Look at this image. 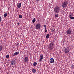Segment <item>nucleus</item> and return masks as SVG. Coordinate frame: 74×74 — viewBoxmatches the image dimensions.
I'll use <instances>...</instances> for the list:
<instances>
[{
  "label": "nucleus",
  "mask_w": 74,
  "mask_h": 74,
  "mask_svg": "<svg viewBox=\"0 0 74 74\" xmlns=\"http://www.w3.org/2000/svg\"><path fill=\"white\" fill-rule=\"evenodd\" d=\"M32 71L33 73H36V69H33Z\"/></svg>",
  "instance_id": "nucleus-17"
},
{
  "label": "nucleus",
  "mask_w": 74,
  "mask_h": 74,
  "mask_svg": "<svg viewBox=\"0 0 74 74\" xmlns=\"http://www.w3.org/2000/svg\"><path fill=\"white\" fill-rule=\"evenodd\" d=\"M37 65V62H34L33 64V66H36Z\"/></svg>",
  "instance_id": "nucleus-18"
},
{
  "label": "nucleus",
  "mask_w": 74,
  "mask_h": 74,
  "mask_svg": "<svg viewBox=\"0 0 74 74\" xmlns=\"http://www.w3.org/2000/svg\"><path fill=\"white\" fill-rule=\"evenodd\" d=\"M54 48V44L53 42L49 43L48 46V48L49 50H52Z\"/></svg>",
  "instance_id": "nucleus-1"
},
{
  "label": "nucleus",
  "mask_w": 74,
  "mask_h": 74,
  "mask_svg": "<svg viewBox=\"0 0 74 74\" xmlns=\"http://www.w3.org/2000/svg\"><path fill=\"white\" fill-rule=\"evenodd\" d=\"M3 46L1 45H0V51H1L3 49Z\"/></svg>",
  "instance_id": "nucleus-14"
},
{
  "label": "nucleus",
  "mask_w": 74,
  "mask_h": 74,
  "mask_svg": "<svg viewBox=\"0 0 74 74\" xmlns=\"http://www.w3.org/2000/svg\"><path fill=\"white\" fill-rule=\"evenodd\" d=\"M45 33H47V30L46 28L45 29Z\"/></svg>",
  "instance_id": "nucleus-23"
},
{
  "label": "nucleus",
  "mask_w": 74,
  "mask_h": 74,
  "mask_svg": "<svg viewBox=\"0 0 74 74\" xmlns=\"http://www.w3.org/2000/svg\"><path fill=\"white\" fill-rule=\"evenodd\" d=\"M60 10V8H59V6L56 7L54 9V11L55 14L59 13Z\"/></svg>",
  "instance_id": "nucleus-2"
},
{
  "label": "nucleus",
  "mask_w": 74,
  "mask_h": 74,
  "mask_svg": "<svg viewBox=\"0 0 74 74\" xmlns=\"http://www.w3.org/2000/svg\"><path fill=\"white\" fill-rule=\"evenodd\" d=\"M11 63L12 65H15V64L16 63V62L14 60H12Z\"/></svg>",
  "instance_id": "nucleus-8"
},
{
  "label": "nucleus",
  "mask_w": 74,
  "mask_h": 74,
  "mask_svg": "<svg viewBox=\"0 0 74 74\" xmlns=\"http://www.w3.org/2000/svg\"><path fill=\"white\" fill-rule=\"evenodd\" d=\"M24 62L25 63H27L28 61H29V58L27 57H25L24 58Z\"/></svg>",
  "instance_id": "nucleus-6"
},
{
  "label": "nucleus",
  "mask_w": 74,
  "mask_h": 74,
  "mask_svg": "<svg viewBox=\"0 0 74 74\" xmlns=\"http://www.w3.org/2000/svg\"><path fill=\"white\" fill-rule=\"evenodd\" d=\"M19 24H20L19 23H17V25H18V26H19Z\"/></svg>",
  "instance_id": "nucleus-28"
},
{
  "label": "nucleus",
  "mask_w": 74,
  "mask_h": 74,
  "mask_svg": "<svg viewBox=\"0 0 74 74\" xmlns=\"http://www.w3.org/2000/svg\"><path fill=\"white\" fill-rule=\"evenodd\" d=\"M69 51H70V49H69V47H68L65 48V49L64 50V52L66 53H68L69 52Z\"/></svg>",
  "instance_id": "nucleus-4"
},
{
  "label": "nucleus",
  "mask_w": 74,
  "mask_h": 74,
  "mask_svg": "<svg viewBox=\"0 0 74 74\" xmlns=\"http://www.w3.org/2000/svg\"><path fill=\"white\" fill-rule=\"evenodd\" d=\"M19 44V43H17V45H18Z\"/></svg>",
  "instance_id": "nucleus-30"
},
{
  "label": "nucleus",
  "mask_w": 74,
  "mask_h": 74,
  "mask_svg": "<svg viewBox=\"0 0 74 74\" xmlns=\"http://www.w3.org/2000/svg\"><path fill=\"white\" fill-rule=\"evenodd\" d=\"M54 30H55V29L53 28V29H51V31H52L53 32H54Z\"/></svg>",
  "instance_id": "nucleus-24"
},
{
  "label": "nucleus",
  "mask_w": 74,
  "mask_h": 74,
  "mask_svg": "<svg viewBox=\"0 0 74 74\" xmlns=\"http://www.w3.org/2000/svg\"><path fill=\"white\" fill-rule=\"evenodd\" d=\"M58 14H55V18H58Z\"/></svg>",
  "instance_id": "nucleus-19"
},
{
  "label": "nucleus",
  "mask_w": 74,
  "mask_h": 74,
  "mask_svg": "<svg viewBox=\"0 0 74 74\" xmlns=\"http://www.w3.org/2000/svg\"><path fill=\"white\" fill-rule=\"evenodd\" d=\"M35 22H36V18H34L32 20V23H35Z\"/></svg>",
  "instance_id": "nucleus-15"
},
{
  "label": "nucleus",
  "mask_w": 74,
  "mask_h": 74,
  "mask_svg": "<svg viewBox=\"0 0 74 74\" xmlns=\"http://www.w3.org/2000/svg\"><path fill=\"white\" fill-rule=\"evenodd\" d=\"M66 33L67 34H70L71 33V31L69 29L67 30L66 31Z\"/></svg>",
  "instance_id": "nucleus-7"
},
{
  "label": "nucleus",
  "mask_w": 74,
  "mask_h": 74,
  "mask_svg": "<svg viewBox=\"0 0 74 74\" xmlns=\"http://www.w3.org/2000/svg\"><path fill=\"white\" fill-rule=\"evenodd\" d=\"M67 4H68V2L67 1H64L62 4V5L63 8H66L67 6Z\"/></svg>",
  "instance_id": "nucleus-3"
},
{
  "label": "nucleus",
  "mask_w": 74,
  "mask_h": 74,
  "mask_svg": "<svg viewBox=\"0 0 74 74\" xmlns=\"http://www.w3.org/2000/svg\"><path fill=\"white\" fill-rule=\"evenodd\" d=\"M46 38H47L48 39L49 38V34H47L46 36Z\"/></svg>",
  "instance_id": "nucleus-16"
},
{
  "label": "nucleus",
  "mask_w": 74,
  "mask_h": 74,
  "mask_svg": "<svg viewBox=\"0 0 74 74\" xmlns=\"http://www.w3.org/2000/svg\"><path fill=\"white\" fill-rule=\"evenodd\" d=\"M41 27V24L40 23H38L36 26V29H39Z\"/></svg>",
  "instance_id": "nucleus-5"
},
{
  "label": "nucleus",
  "mask_w": 74,
  "mask_h": 74,
  "mask_svg": "<svg viewBox=\"0 0 74 74\" xmlns=\"http://www.w3.org/2000/svg\"><path fill=\"white\" fill-rule=\"evenodd\" d=\"M44 27L45 28V29H46V25H44Z\"/></svg>",
  "instance_id": "nucleus-26"
},
{
  "label": "nucleus",
  "mask_w": 74,
  "mask_h": 74,
  "mask_svg": "<svg viewBox=\"0 0 74 74\" xmlns=\"http://www.w3.org/2000/svg\"><path fill=\"white\" fill-rule=\"evenodd\" d=\"M17 7L18 8H21V3H18L17 5Z\"/></svg>",
  "instance_id": "nucleus-10"
},
{
  "label": "nucleus",
  "mask_w": 74,
  "mask_h": 74,
  "mask_svg": "<svg viewBox=\"0 0 74 74\" xmlns=\"http://www.w3.org/2000/svg\"><path fill=\"white\" fill-rule=\"evenodd\" d=\"M43 58H44V56L42 55V54H41L40 55V58L39 59V61H42V59H43Z\"/></svg>",
  "instance_id": "nucleus-9"
},
{
  "label": "nucleus",
  "mask_w": 74,
  "mask_h": 74,
  "mask_svg": "<svg viewBox=\"0 0 74 74\" xmlns=\"http://www.w3.org/2000/svg\"><path fill=\"white\" fill-rule=\"evenodd\" d=\"M19 54V52H15L14 54H13V56H15L16 55H18Z\"/></svg>",
  "instance_id": "nucleus-12"
},
{
  "label": "nucleus",
  "mask_w": 74,
  "mask_h": 74,
  "mask_svg": "<svg viewBox=\"0 0 74 74\" xmlns=\"http://www.w3.org/2000/svg\"><path fill=\"white\" fill-rule=\"evenodd\" d=\"M4 16L5 18H6V17L7 16V13H5L4 15Z\"/></svg>",
  "instance_id": "nucleus-20"
},
{
  "label": "nucleus",
  "mask_w": 74,
  "mask_h": 74,
  "mask_svg": "<svg viewBox=\"0 0 74 74\" xmlns=\"http://www.w3.org/2000/svg\"><path fill=\"white\" fill-rule=\"evenodd\" d=\"M71 15H70L69 16V18L71 19H74V17H71Z\"/></svg>",
  "instance_id": "nucleus-13"
},
{
  "label": "nucleus",
  "mask_w": 74,
  "mask_h": 74,
  "mask_svg": "<svg viewBox=\"0 0 74 74\" xmlns=\"http://www.w3.org/2000/svg\"><path fill=\"white\" fill-rule=\"evenodd\" d=\"M40 0H36V1H37V2H38V1H40Z\"/></svg>",
  "instance_id": "nucleus-27"
},
{
  "label": "nucleus",
  "mask_w": 74,
  "mask_h": 74,
  "mask_svg": "<svg viewBox=\"0 0 74 74\" xmlns=\"http://www.w3.org/2000/svg\"><path fill=\"white\" fill-rule=\"evenodd\" d=\"M50 63H54V59L53 58H51L50 59Z\"/></svg>",
  "instance_id": "nucleus-11"
},
{
  "label": "nucleus",
  "mask_w": 74,
  "mask_h": 74,
  "mask_svg": "<svg viewBox=\"0 0 74 74\" xmlns=\"http://www.w3.org/2000/svg\"><path fill=\"white\" fill-rule=\"evenodd\" d=\"M71 67H73V65H71Z\"/></svg>",
  "instance_id": "nucleus-29"
},
{
  "label": "nucleus",
  "mask_w": 74,
  "mask_h": 74,
  "mask_svg": "<svg viewBox=\"0 0 74 74\" xmlns=\"http://www.w3.org/2000/svg\"><path fill=\"white\" fill-rule=\"evenodd\" d=\"M1 17H0V22H1Z\"/></svg>",
  "instance_id": "nucleus-25"
},
{
  "label": "nucleus",
  "mask_w": 74,
  "mask_h": 74,
  "mask_svg": "<svg viewBox=\"0 0 74 74\" xmlns=\"http://www.w3.org/2000/svg\"><path fill=\"white\" fill-rule=\"evenodd\" d=\"M19 18H22V15H19Z\"/></svg>",
  "instance_id": "nucleus-22"
},
{
  "label": "nucleus",
  "mask_w": 74,
  "mask_h": 74,
  "mask_svg": "<svg viewBox=\"0 0 74 74\" xmlns=\"http://www.w3.org/2000/svg\"><path fill=\"white\" fill-rule=\"evenodd\" d=\"M9 57H10V55H7L6 56V58L7 59V58H9Z\"/></svg>",
  "instance_id": "nucleus-21"
}]
</instances>
